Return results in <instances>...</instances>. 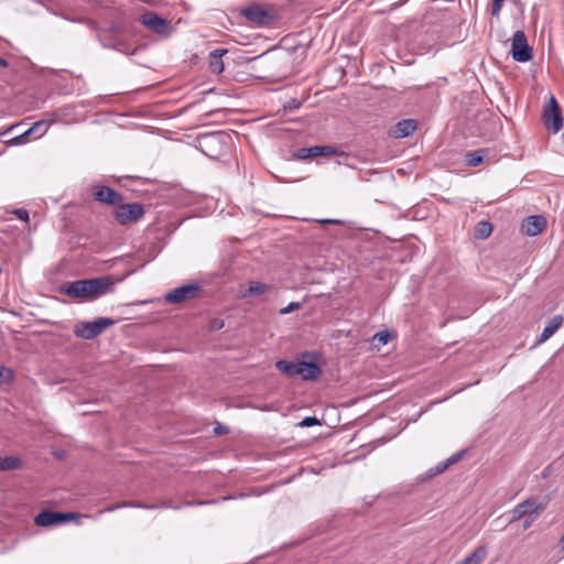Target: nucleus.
Returning a JSON list of instances; mask_svg holds the SVG:
<instances>
[{
	"mask_svg": "<svg viewBox=\"0 0 564 564\" xmlns=\"http://www.w3.org/2000/svg\"><path fill=\"white\" fill-rule=\"evenodd\" d=\"M547 502V496L543 500H538L536 498L525 499L511 510L510 522H516L525 516H529L531 521H534L545 510Z\"/></svg>",
	"mask_w": 564,
	"mask_h": 564,
	"instance_id": "3",
	"label": "nucleus"
},
{
	"mask_svg": "<svg viewBox=\"0 0 564 564\" xmlns=\"http://www.w3.org/2000/svg\"><path fill=\"white\" fill-rule=\"evenodd\" d=\"M484 161V152L481 150L474 151L468 153L466 156V162L469 166H477Z\"/></svg>",
	"mask_w": 564,
	"mask_h": 564,
	"instance_id": "24",
	"label": "nucleus"
},
{
	"mask_svg": "<svg viewBox=\"0 0 564 564\" xmlns=\"http://www.w3.org/2000/svg\"><path fill=\"white\" fill-rule=\"evenodd\" d=\"M12 379V372L10 369L0 366V383L9 382Z\"/></svg>",
	"mask_w": 564,
	"mask_h": 564,
	"instance_id": "30",
	"label": "nucleus"
},
{
	"mask_svg": "<svg viewBox=\"0 0 564 564\" xmlns=\"http://www.w3.org/2000/svg\"><path fill=\"white\" fill-rule=\"evenodd\" d=\"M141 22L144 24L148 29L151 31L161 34L166 35L169 33L170 24L166 20L159 17L154 12H145L141 15Z\"/></svg>",
	"mask_w": 564,
	"mask_h": 564,
	"instance_id": "10",
	"label": "nucleus"
},
{
	"mask_svg": "<svg viewBox=\"0 0 564 564\" xmlns=\"http://www.w3.org/2000/svg\"><path fill=\"white\" fill-rule=\"evenodd\" d=\"M323 153V148H319V145L310 147V148H301L296 150L294 153V156L299 160H306L310 158H316L321 156Z\"/></svg>",
	"mask_w": 564,
	"mask_h": 564,
	"instance_id": "20",
	"label": "nucleus"
},
{
	"mask_svg": "<svg viewBox=\"0 0 564 564\" xmlns=\"http://www.w3.org/2000/svg\"><path fill=\"white\" fill-rule=\"evenodd\" d=\"M563 323V317L561 315L553 316L544 326L539 339L538 344H542L546 341L553 334L561 327Z\"/></svg>",
	"mask_w": 564,
	"mask_h": 564,
	"instance_id": "15",
	"label": "nucleus"
},
{
	"mask_svg": "<svg viewBox=\"0 0 564 564\" xmlns=\"http://www.w3.org/2000/svg\"><path fill=\"white\" fill-rule=\"evenodd\" d=\"M525 520H524V529H528L532 523L533 521H531V518H529V516H525Z\"/></svg>",
	"mask_w": 564,
	"mask_h": 564,
	"instance_id": "36",
	"label": "nucleus"
},
{
	"mask_svg": "<svg viewBox=\"0 0 564 564\" xmlns=\"http://www.w3.org/2000/svg\"><path fill=\"white\" fill-rule=\"evenodd\" d=\"M21 465H22V462L19 457H15V456L0 457V471L18 469Z\"/></svg>",
	"mask_w": 564,
	"mask_h": 564,
	"instance_id": "22",
	"label": "nucleus"
},
{
	"mask_svg": "<svg viewBox=\"0 0 564 564\" xmlns=\"http://www.w3.org/2000/svg\"><path fill=\"white\" fill-rule=\"evenodd\" d=\"M228 431H229L228 427L224 426V425H217L214 429V433L217 434V435L226 434V433H228Z\"/></svg>",
	"mask_w": 564,
	"mask_h": 564,
	"instance_id": "35",
	"label": "nucleus"
},
{
	"mask_svg": "<svg viewBox=\"0 0 564 564\" xmlns=\"http://www.w3.org/2000/svg\"><path fill=\"white\" fill-rule=\"evenodd\" d=\"M506 0H491V15L499 18L501 8Z\"/></svg>",
	"mask_w": 564,
	"mask_h": 564,
	"instance_id": "29",
	"label": "nucleus"
},
{
	"mask_svg": "<svg viewBox=\"0 0 564 564\" xmlns=\"http://www.w3.org/2000/svg\"><path fill=\"white\" fill-rule=\"evenodd\" d=\"M492 232V225L487 220H481L477 223L474 229V236L477 239H486Z\"/></svg>",
	"mask_w": 564,
	"mask_h": 564,
	"instance_id": "21",
	"label": "nucleus"
},
{
	"mask_svg": "<svg viewBox=\"0 0 564 564\" xmlns=\"http://www.w3.org/2000/svg\"><path fill=\"white\" fill-rule=\"evenodd\" d=\"M545 227L546 220L541 215L529 216L522 223L523 232L530 237L541 234Z\"/></svg>",
	"mask_w": 564,
	"mask_h": 564,
	"instance_id": "13",
	"label": "nucleus"
},
{
	"mask_svg": "<svg viewBox=\"0 0 564 564\" xmlns=\"http://www.w3.org/2000/svg\"><path fill=\"white\" fill-rule=\"evenodd\" d=\"M487 547L484 545L477 546L469 555L464 557L460 564H481L487 556Z\"/></svg>",
	"mask_w": 564,
	"mask_h": 564,
	"instance_id": "19",
	"label": "nucleus"
},
{
	"mask_svg": "<svg viewBox=\"0 0 564 564\" xmlns=\"http://www.w3.org/2000/svg\"><path fill=\"white\" fill-rule=\"evenodd\" d=\"M223 134L220 133H213V134H206L199 140V147L200 150L207 155L213 158L214 154L209 152V150L221 143Z\"/></svg>",
	"mask_w": 564,
	"mask_h": 564,
	"instance_id": "17",
	"label": "nucleus"
},
{
	"mask_svg": "<svg viewBox=\"0 0 564 564\" xmlns=\"http://www.w3.org/2000/svg\"><path fill=\"white\" fill-rule=\"evenodd\" d=\"M242 15L251 23L262 26L270 24L271 17L259 6H251L242 10Z\"/></svg>",
	"mask_w": 564,
	"mask_h": 564,
	"instance_id": "12",
	"label": "nucleus"
},
{
	"mask_svg": "<svg viewBox=\"0 0 564 564\" xmlns=\"http://www.w3.org/2000/svg\"><path fill=\"white\" fill-rule=\"evenodd\" d=\"M94 198L99 203L116 207L122 203V195L108 186H96Z\"/></svg>",
	"mask_w": 564,
	"mask_h": 564,
	"instance_id": "11",
	"label": "nucleus"
},
{
	"mask_svg": "<svg viewBox=\"0 0 564 564\" xmlns=\"http://www.w3.org/2000/svg\"><path fill=\"white\" fill-rule=\"evenodd\" d=\"M321 422L316 416H306L300 422L301 427H311L315 425H319Z\"/></svg>",
	"mask_w": 564,
	"mask_h": 564,
	"instance_id": "28",
	"label": "nucleus"
},
{
	"mask_svg": "<svg viewBox=\"0 0 564 564\" xmlns=\"http://www.w3.org/2000/svg\"><path fill=\"white\" fill-rule=\"evenodd\" d=\"M113 324L115 321L110 317H99L91 322H80L75 325L74 334L84 339H94Z\"/></svg>",
	"mask_w": 564,
	"mask_h": 564,
	"instance_id": "4",
	"label": "nucleus"
},
{
	"mask_svg": "<svg viewBox=\"0 0 564 564\" xmlns=\"http://www.w3.org/2000/svg\"><path fill=\"white\" fill-rule=\"evenodd\" d=\"M269 290H270V285H268L263 282L250 281L248 289H246L245 291H241L240 297L246 299V297H251V296H258V295L265 293Z\"/></svg>",
	"mask_w": 564,
	"mask_h": 564,
	"instance_id": "18",
	"label": "nucleus"
},
{
	"mask_svg": "<svg viewBox=\"0 0 564 564\" xmlns=\"http://www.w3.org/2000/svg\"><path fill=\"white\" fill-rule=\"evenodd\" d=\"M50 124L47 120H40L30 127V132H34V139H39L46 133Z\"/></svg>",
	"mask_w": 564,
	"mask_h": 564,
	"instance_id": "23",
	"label": "nucleus"
},
{
	"mask_svg": "<svg viewBox=\"0 0 564 564\" xmlns=\"http://www.w3.org/2000/svg\"><path fill=\"white\" fill-rule=\"evenodd\" d=\"M75 518L70 512L43 511L34 518V522L39 527H51L62 524Z\"/></svg>",
	"mask_w": 564,
	"mask_h": 564,
	"instance_id": "9",
	"label": "nucleus"
},
{
	"mask_svg": "<svg viewBox=\"0 0 564 564\" xmlns=\"http://www.w3.org/2000/svg\"><path fill=\"white\" fill-rule=\"evenodd\" d=\"M543 119L547 129L553 133H557L563 128L561 110L553 95H551L549 105L544 108Z\"/></svg>",
	"mask_w": 564,
	"mask_h": 564,
	"instance_id": "8",
	"label": "nucleus"
},
{
	"mask_svg": "<svg viewBox=\"0 0 564 564\" xmlns=\"http://www.w3.org/2000/svg\"><path fill=\"white\" fill-rule=\"evenodd\" d=\"M7 65L8 62L3 57H0V66L6 67Z\"/></svg>",
	"mask_w": 564,
	"mask_h": 564,
	"instance_id": "37",
	"label": "nucleus"
},
{
	"mask_svg": "<svg viewBox=\"0 0 564 564\" xmlns=\"http://www.w3.org/2000/svg\"><path fill=\"white\" fill-rule=\"evenodd\" d=\"M460 457H462V454L456 453V454L452 455L451 457H448L445 462L448 464V466H451V465L455 464L456 462H458Z\"/></svg>",
	"mask_w": 564,
	"mask_h": 564,
	"instance_id": "34",
	"label": "nucleus"
},
{
	"mask_svg": "<svg viewBox=\"0 0 564 564\" xmlns=\"http://www.w3.org/2000/svg\"><path fill=\"white\" fill-rule=\"evenodd\" d=\"M116 220L120 225H126L130 221H138L144 215L143 206L139 203L119 204L113 212Z\"/></svg>",
	"mask_w": 564,
	"mask_h": 564,
	"instance_id": "7",
	"label": "nucleus"
},
{
	"mask_svg": "<svg viewBox=\"0 0 564 564\" xmlns=\"http://www.w3.org/2000/svg\"><path fill=\"white\" fill-rule=\"evenodd\" d=\"M14 214H15V216H17L19 219H21V220H23V221H28V220H29V213H28V210H26V209H24V208L15 209V210H14Z\"/></svg>",
	"mask_w": 564,
	"mask_h": 564,
	"instance_id": "32",
	"label": "nucleus"
},
{
	"mask_svg": "<svg viewBox=\"0 0 564 564\" xmlns=\"http://www.w3.org/2000/svg\"><path fill=\"white\" fill-rule=\"evenodd\" d=\"M112 289L113 282L110 278H94L69 282L62 288V291L75 299L95 300L111 292Z\"/></svg>",
	"mask_w": 564,
	"mask_h": 564,
	"instance_id": "1",
	"label": "nucleus"
},
{
	"mask_svg": "<svg viewBox=\"0 0 564 564\" xmlns=\"http://www.w3.org/2000/svg\"><path fill=\"white\" fill-rule=\"evenodd\" d=\"M390 339V333L386 330L378 332L373 335L372 341L379 345H387Z\"/></svg>",
	"mask_w": 564,
	"mask_h": 564,
	"instance_id": "26",
	"label": "nucleus"
},
{
	"mask_svg": "<svg viewBox=\"0 0 564 564\" xmlns=\"http://www.w3.org/2000/svg\"><path fill=\"white\" fill-rule=\"evenodd\" d=\"M511 55L516 62L525 63L532 58V48L529 46L523 31L518 30L511 39Z\"/></svg>",
	"mask_w": 564,
	"mask_h": 564,
	"instance_id": "5",
	"label": "nucleus"
},
{
	"mask_svg": "<svg viewBox=\"0 0 564 564\" xmlns=\"http://www.w3.org/2000/svg\"><path fill=\"white\" fill-rule=\"evenodd\" d=\"M30 137H33L34 138V132H30V128L28 130H25L23 133L14 137L10 142L12 144H23L25 142L29 141V138Z\"/></svg>",
	"mask_w": 564,
	"mask_h": 564,
	"instance_id": "25",
	"label": "nucleus"
},
{
	"mask_svg": "<svg viewBox=\"0 0 564 564\" xmlns=\"http://www.w3.org/2000/svg\"><path fill=\"white\" fill-rule=\"evenodd\" d=\"M227 53V50L217 48L209 54V69L214 74H220L224 72L225 66L223 56Z\"/></svg>",
	"mask_w": 564,
	"mask_h": 564,
	"instance_id": "16",
	"label": "nucleus"
},
{
	"mask_svg": "<svg viewBox=\"0 0 564 564\" xmlns=\"http://www.w3.org/2000/svg\"><path fill=\"white\" fill-rule=\"evenodd\" d=\"M448 464L446 462H442L440 463L438 465H436L434 468L430 469L427 471V477H434L438 474H442L443 471H445L447 468H448Z\"/></svg>",
	"mask_w": 564,
	"mask_h": 564,
	"instance_id": "27",
	"label": "nucleus"
},
{
	"mask_svg": "<svg viewBox=\"0 0 564 564\" xmlns=\"http://www.w3.org/2000/svg\"><path fill=\"white\" fill-rule=\"evenodd\" d=\"M319 148H323V153L322 155H329V154H335L336 153V149L333 148V147H329V145H319Z\"/></svg>",
	"mask_w": 564,
	"mask_h": 564,
	"instance_id": "33",
	"label": "nucleus"
},
{
	"mask_svg": "<svg viewBox=\"0 0 564 564\" xmlns=\"http://www.w3.org/2000/svg\"><path fill=\"white\" fill-rule=\"evenodd\" d=\"M275 367L288 376H299L304 380L317 379L322 372L316 364L306 361L278 360Z\"/></svg>",
	"mask_w": 564,
	"mask_h": 564,
	"instance_id": "2",
	"label": "nucleus"
},
{
	"mask_svg": "<svg viewBox=\"0 0 564 564\" xmlns=\"http://www.w3.org/2000/svg\"><path fill=\"white\" fill-rule=\"evenodd\" d=\"M416 129V122L413 119H404L399 121L393 128L394 138H406L412 134Z\"/></svg>",
	"mask_w": 564,
	"mask_h": 564,
	"instance_id": "14",
	"label": "nucleus"
},
{
	"mask_svg": "<svg viewBox=\"0 0 564 564\" xmlns=\"http://www.w3.org/2000/svg\"><path fill=\"white\" fill-rule=\"evenodd\" d=\"M301 307V303L299 302H291L289 305L280 310L281 315L290 314Z\"/></svg>",
	"mask_w": 564,
	"mask_h": 564,
	"instance_id": "31",
	"label": "nucleus"
},
{
	"mask_svg": "<svg viewBox=\"0 0 564 564\" xmlns=\"http://www.w3.org/2000/svg\"><path fill=\"white\" fill-rule=\"evenodd\" d=\"M202 288L198 283H188L172 290L165 294V301L171 304H178L185 301L195 300L199 296Z\"/></svg>",
	"mask_w": 564,
	"mask_h": 564,
	"instance_id": "6",
	"label": "nucleus"
},
{
	"mask_svg": "<svg viewBox=\"0 0 564 564\" xmlns=\"http://www.w3.org/2000/svg\"><path fill=\"white\" fill-rule=\"evenodd\" d=\"M335 220H330V219H325L323 220V223H334Z\"/></svg>",
	"mask_w": 564,
	"mask_h": 564,
	"instance_id": "38",
	"label": "nucleus"
}]
</instances>
